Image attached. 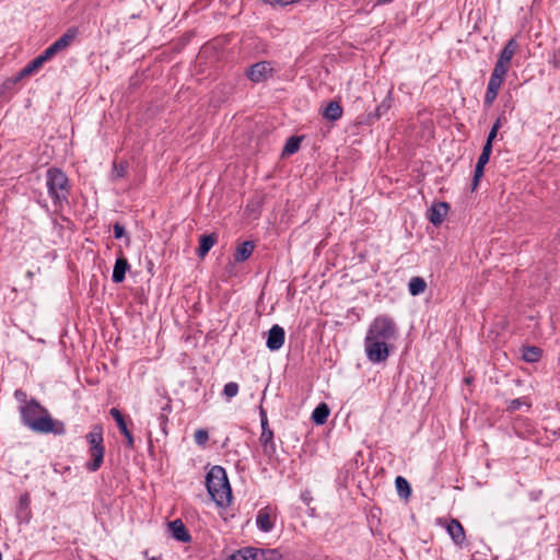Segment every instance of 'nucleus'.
Segmentation results:
<instances>
[{
	"mask_svg": "<svg viewBox=\"0 0 560 560\" xmlns=\"http://www.w3.org/2000/svg\"><path fill=\"white\" fill-rule=\"evenodd\" d=\"M31 498L28 493H24L20 497L19 501V513H28Z\"/></svg>",
	"mask_w": 560,
	"mask_h": 560,
	"instance_id": "2f4dec72",
	"label": "nucleus"
},
{
	"mask_svg": "<svg viewBox=\"0 0 560 560\" xmlns=\"http://www.w3.org/2000/svg\"><path fill=\"white\" fill-rule=\"evenodd\" d=\"M20 413L23 424L34 432L54 433L56 435H61L66 432L63 422L52 419L49 411L35 399L21 405Z\"/></svg>",
	"mask_w": 560,
	"mask_h": 560,
	"instance_id": "f257e3e1",
	"label": "nucleus"
},
{
	"mask_svg": "<svg viewBox=\"0 0 560 560\" xmlns=\"http://www.w3.org/2000/svg\"><path fill=\"white\" fill-rule=\"evenodd\" d=\"M254 247L255 246H254L253 242H244L241 245H238V247L236 248L235 256H234L235 261L242 262V261L247 260L250 257V255L253 254Z\"/></svg>",
	"mask_w": 560,
	"mask_h": 560,
	"instance_id": "aec40b11",
	"label": "nucleus"
},
{
	"mask_svg": "<svg viewBox=\"0 0 560 560\" xmlns=\"http://www.w3.org/2000/svg\"><path fill=\"white\" fill-rule=\"evenodd\" d=\"M110 416L115 419L117 425L125 423V418L121 412L117 408H112L109 410Z\"/></svg>",
	"mask_w": 560,
	"mask_h": 560,
	"instance_id": "c9c22d12",
	"label": "nucleus"
},
{
	"mask_svg": "<svg viewBox=\"0 0 560 560\" xmlns=\"http://www.w3.org/2000/svg\"><path fill=\"white\" fill-rule=\"evenodd\" d=\"M261 432H264V430H271L268 425V419H261Z\"/></svg>",
	"mask_w": 560,
	"mask_h": 560,
	"instance_id": "49530a36",
	"label": "nucleus"
},
{
	"mask_svg": "<svg viewBox=\"0 0 560 560\" xmlns=\"http://www.w3.org/2000/svg\"><path fill=\"white\" fill-rule=\"evenodd\" d=\"M364 350L368 359L373 363H381L386 361L389 355L388 341L376 340L365 337Z\"/></svg>",
	"mask_w": 560,
	"mask_h": 560,
	"instance_id": "0eeeda50",
	"label": "nucleus"
},
{
	"mask_svg": "<svg viewBox=\"0 0 560 560\" xmlns=\"http://www.w3.org/2000/svg\"><path fill=\"white\" fill-rule=\"evenodd\" d=\"M329 413V407L325 402H322L314 409L312 420L316 424H324L327 421Z\"/></svg>",
	"mask_w": 560,
	"mask_h": 560,
	"instance_id": "4be33fe9",
	"label": "nucleus"
},
{
	"mask_svg": "<svg viewBox=\"0 0 560 560\" xmlns=\"http://www.w3.org/2000/svg\"><path fill=\"white\" fill-rule=\"evenodd\" d=\"M194 439L198 445L203 446L209 440V433L205 429H198L194 434Z\"/></svg>",
	"mask_w": 560,
	"mask_h": 560,
	"instance_id": "7c9ffc66",
	"label": "nucleus"
},
{
	"mask_svg": "<svg viewBox=\"0 0 560 560\" xmlns=\"http://www.w3.org/2000/svg\"><path fill=\"white\" fill-rule=\"evenodd\" d=\"M448 211V206L445 202L434 203L429 210V220L434 225H440Z\"/></svg>",
	"mask_w": 560,
	"mask_h": 560,
	"instance_id": "ddd939ff",
	"label": "nucleus"
},
{
	"mask_svg": "<svg viewBox=\"0 0 560 560\" xmlns=\"http://www.w3.org/2000/svg\"><path fill=\"white\" fill-rule=\"evenodd\" d=\"M388 108H389V105H386L385 103L381 104V105L376 108L377 115H378V116L383 115V114H384Z\"/></svg>",
	"mask_w": 560,
	"mask_h": 560,
	"instance_id": "a18cd8bd",
	"label": "nucleus"
},
{
	"mask_svg": "<svg viewBox=\"0 0 560 560\" xmlns=\"http://www.w3.org/2000/svg\"><path fill=\"white\" fill-rule=\"evenodd\" d=\"M199 247L197 254L199 257H205L212 246L217 243V236L214 234L201 235L199 238Z\"/></svg>",
	"mask_w": 560,
	"mask_h": 560,
	"instance_id": "6ab92c4d",
	"label": "nucleus"
},
{
	"mask_svg": "<svg viewBox=\"0 0 560 560\" xmlns=\"http://www.w3.org/2000/svg\"><path fill=\"white\" fill-rule=\"evenodd\" d=\"M483 168H485L483 165H478V164L476 165V167H475V175H474V187H476L478 185V182L482 177Z\"/></svg>",
	"mask_w": 560,
	"mask_h": 560,
	"instance_id": "58836bf2",
	"label": "nucleus"
},
{
	"mask_svg": "<svg viewBox=\"0 0 560 560\" xmlns=\"http://www.w3.org/2000/svg\"><path fill=\"white\" fill-rule=\"evenodd\" d=\"M45 63V60L39 56H37L35 59H33L28 65H26L19 74L11 81L12 84L20 81L22 78L28 77L36 71H38L43 65Z\"/></svg>",
	"mask_w": 560,
	"mask_h": 560,
	"instance_id": "4468645a",
	"label": "nucleus"
},
{
	"mask_svg": "<svg viewBox=\"0 0 560 560\" xmlns=\"http://www.w3.org/2000/svg\"><path fill=\"white\" fill-rule=\"evenodd\" d=\"M78 30L74 27L69 28L61 37H59L56 42H54L49 47H47L40 57L46 61L50 60L58 52L67 49L77 38Z\"/></svg>",
	"mask_w": 560,
	"mask_h": 560,
	"instance_id": "6e6552de",
	"label": "nucleus"
},
{
	"mask_svg": "<svg viewBox=\"0 0 560 560\" xmlns=\"http://www.w3.org/2000/svg\"><path fill=\"white\" fill-rule=\"evenodd\" d=\"M277 556L278 551L275 549L246 547L232 553L229 560H275Z\"/></svg>",
	"mask_w": 560,
	"mask_h": 560,
	"instance_id": "423d86ee",
	"label": "nucleus"
},
{
	"mask_svg": "<svg viewBox=\"0 0 560 560\" xmlns=\"http://www.w3.org/2000/svg\"><path fill=\"white\" fill-rule=\"evenodd\" d=\"M395 482L400 495L408 497L410 494L409 483L404 477L398 476Z\"/></svg>",
	"mask_w": 560,
	"mask_h": 560,
	"instance_id": "bb28decb",
	"label": "nucleus"
},
{
	"mask_svg": "<svg viewBox=\"0 0 560 560\" xmlns=\"http://www.w3.org/2000/svg\"><path fill=\"white\" fill-rule=\"evenodd\" d=\"M276 514L269 506L260 509L257 513L256 524L264 533H269L275 526Z\"/></svg>",
	"mask_w": 560,
	"mask_h": 560,
	"instance_id": "9d476101",
	"label": "nucleus"
},
{
	"mask_svg": "<svg viewBox=\"0 0 560 560\" xmlns=\"http://www.w3.org/2000/svg\"><path fill=\"white\" fill-rule=\"evenodd\" d=\"M510 69V65L503 63L502 61H497L494 69L491 74L495 77H500L502 79H505V75Z\"/></svg>",
	"mask_w": 560,
	"mask_h": 560,
	"instance_id": "c756f323",
	"label": "nucleus"
},
{
	"mask_svg": "<svg viewBox=\"0 0 560 560\" xmlns=\"http://www.w3.org/2000/svg\"><path fill=\"white\" fill-rule=\"evenodd\" d=\"M259 442L262 446L264 453L271 457L276 453V444L273 442V432L272 430H264L261 432Z\"/></svg>",
	"mask_w": 560,
	"mask_h": 560,
	"instance_id": "dca6fc26",
	"label": "nucleus"
},
{
	"mask_svg": "<svg viewBox=\"0 0 560 560\" xmlns=\"http://www.w3.org/2000/svg\"><path fill=\"white\" fill-rule=\"evenodd\" d=\"M489 159H490V156L485 155V154L481 153L479 159H478L477 164L486 166V164L489 162Z\"/></svg>",
	"mask_w": 560,
	"mask_h": 560,
	"instance_id": "c03bdc74",
	"label": "nucleus"
},
{
	"mask_svg": "<svg viewBox=\"0 0 560 560\" xmlns=\"http://www.w3.org/2000/svg\"><path fill=\"white\" fill-rule=\"evenodd\" d=\"M523 406H525L527 409H529L532 406V402L526 397L516 398L509 402L508 410L510 412H514Z\"/></svg>",
	"mask_w": 560,
	"mask_h": 560,
	"instance_id": "a878e982",
	"label": "nucleus"
},
{
	"mask_svg": "<svg viewBox=\"0 0 560 560\" xmlns=\"http://www.w3.org/2000/svg\"><path fill=\"white\" fill-rule=\"evenodd\" d=\"M501 126H502V120H501V118L499 117V118L494 121V124H493V126H492V128H491V130H490V132H489V135H488L487 139H488V140L493 141V140L497 138L498 131H499V129L501 128Z\"/></svg>",
	"mask_w": 560,
	"mask_h": 560,
	"instance_id": "f704fd0d",
	"label": "nucleus"
},
{
	"mask_svg": "<svg viewBox=\"0 0 560 560\" xmlns=\"http://www.w3.org/2000/svg\"><path fill=\"white\" fill-rule=\"evenodd\" d=\"M517 49H518L517 42L514 38H511L503 47L498 61H502L503 63L511 65V60L513 59Z\"/></svg>",
	"mask_w": 560,
	"mask_h": 560,
	"instance_id": "a211bd4d",
	"label": "nucleus"
},
{
	"mask_svg": "<svg viewBox=\"0 0 560 560\" xmlns=\"http://www.w3.org/2000/svg\"><path fill=\"white\" fill-rule=\"evenodd\" d=\"M103 434L104 430L102 424H94L85 436L89 444V454L91 457V460L85 464V467L89 471L94 472L98 470L103 464L105 455Z\"/></svg>",
	"mask_w": 560,
	"mask_h": 560,
	"instance_id": "7ed1b4c3",
	"label": "nucleus"
},
{
	"mask_svg": "<svg viewBox=\"0 0 560 560\" xmlns=\"http://www.w3.org/2000/svg\"><path fill=\"white\" fill-rule=\"evenodd\" d=\"M247 78L255 82L259 83L266 81L268 78H271L273 74V67L269 61H260L253 65L246 72Z\"/></svg>",
	"mask_w": 560,
	"mask_h": 560,
	"instance_id": "1a4fd4ad",
	"label": "nucleus"
},
{
	"mask_svg": "<svg viewBox=\"0 0 560 560\" xmlns=\"http://www.w3.org/2000/svg\"><path fill=\"white\" fill-rule=\"evenodd\" d=\"M14 397L15 399L21 404V405H25L27 404V395L24 390L22 389H16L15 393H14Z\"/></svg>",
	"mask_w": 560,
	"mask_h": 560,
	"instance_id": "ea45409f",
	"label": "nucleus"
},
{
	"mask_svg": "<svg viewBox=\"0 0 560 560\" xmlns=\"http://www.w3.org/2000/svg\"><path fill=\"white\" fill-rule=\"evenodd\" d=\"M504 79L491 74L487 89L500 91Z\"/></svg>",
	"mask_w": 560,
	"mask_h": 560,
	"instance_id": "72a5a7b5",
	"label": "nucleus"
},
{
	"mask_svg": "<svg viewBox=\"0 0 560 560\" xmlns=\"http://www.w3.org/2000/svg\"><path fill=\"white\" fill-rule=\"evenodd\" d=\"M551 62L560 69V46L555 50Z\"/></svg>",
	"mask_w": 560,
	"mask_h": 560,
	"instance_id": "79ce46f5",
	"label": "nucleus"
},
{
	"mask_svg": "<svg viewBox=\"0 0 560 560\" xmlns=\"http://www.w3.org/2000/svg\"><path fill=\"white\" fill-rule=\"evenodd\" d=\"M499 91L487 89L486 95H485V102L490 105L494 102V100L498 96Z\"/></svg>",
	"mask_w": 560,
	"mask_h": 560,
	"instance_id": "4c0bfd02",
	"label": "nucleus"
},
{
	"mask_svg": "<svg viewBox=\"0 0 560 560\" xmlns=\"http://www.w3.org/2000/svg\"><path fill=\"white\" fill-rule=\"evenodd\" d=\"M492 143L493 141L487 139L481 153L490 156L492 152Z\"/></svg>",
	"mask_w": 560,
	"mask_h": 560,
	"instance_id": "37998d69",
	"label": "nucleus"
},
{
	"mask_svg": "<svg viewBox=\"0 0 560 560\" xmlns=\"http://www.w3.org/2000/svg\"><path fill=\"white\" fill-rule=\"evenodd\" d=\"M46 186L55 206L68 202L70 184L67 175L58 168H49L46 173Z\"/></svg>",
	"mask_w": 560,
	"mask_h": 560,
	"instance_id": "20e7f679",
	"label": "nucleus"
},
{
	"mask_svg": "<svg viewBox=\"0 0 560 560\" xmlns=\"http://www.w3.org/2000/svg\"><path fill=\"white\" fill-rule=\"evenodd\" d=\"M118 428H119V431L121 432V434H124V436L126 439L127 446L130 448L133 447V436H132L131 432L128 430L126 422L122 424H119Z\"/></svg>",
	"mask_w": 560,
	"mask_h": 560,
	"instance_id": "473e14b6",
	"label": "nucleus"
},
{
	"mask_svg": "<svg viewBox=\"0 0 560 560\" xmlns=\"http://www.w3.org/2000/svg\"><path fill=\"white\" fill-rule=\"evenodd\" d=\"M168 528L171 535L174 539L180 542H189L191 540V536L188 533L185 524L182 520H175L168 524Z\"/></svg>",
	"mask_w": 560,
	"mask_h": 560,
	"instance_id": "f8f14e48",
	"label": "nucleus"
},
{
	"mask_svg": "<svg viewBox=\"0 0 560 560\" xmlns=\"http://www.w3.org/2000/svg\"><path fill=\"white\" fill-rule=\"evenodd\" d=\"M148 560H161V559L155 558V557H152V558H150V559H148Z\"/></svg>",
	"mask_w": 560,
	"mask_h": 560,
	"instance_id": "8fccbe9b",
	"label": "nucleus"
},
{
	"mask_svg": "<svg viewBox=\"0 0 560 560\" xmlns=\"http://www.w3.org/2000/svg\"><path fill=\"white\" fill-rule=\"evenodd\" d=\"M542 351L540 348L535 346L525 347L522 352V358L524 361L534 363L539 361L541 358Z\"/></svg>",
	"mask_w": 560,
	"mask_h": 560,
	"instance_id": "b1692460",
	"label": "nucleus"
},
{
	"mask_svg": "<svg viewBox=\"0 0 560 560\" xmlns=\"http://www.w3.org/2000/svg\"><path fill=\"white\" fill-rule=\"evenodd\" d=\"M261 419H267V415H266V411L264 409H260V420Z\"/></svg>",
	"mask_w": 560,
	"mask_h": 560,
	"instance_id": "de8ad7c7",
	"label": "nucleus"
},
{
	"mask_svg": "<svg viewBox=\"0 0 560 560\" xmlns=\"http://www.w3.org/2000/svg\"><path fill=\"white\" fill-rule=\"evenodd\" d=\"M301 138L300 137H291L288 139L284 148L283 155H291L295 153L300 149Z\"/></svg>",
	"mask_w": 560,
	"mask_h": 560,
	"instance_id": "393cba45",
	"label": "nucleus"
},
{
	"mask_svg": "<svg viewBox=\"0 0 560 560\" xmlns=\"http://www.w3.org/2000/svg\"><path fill=\"white\" fill-rule=\"evenodd\" d=\"M110 416L115 419L117 425L125 423V418L121 412L117 408H112L109 410Z\"/></svg>",
	"mask_w": 560,
	"mask_h": 560,
	"instance_id": "e433bc0d",
	"label": "nucleus"
},
{
	"mask_svg": "<svg viewBox=\"0 0 560 560\" xmlns=\"http://www.w3.org/2000/svg\"><path fill=\"white\" fill-rule=\"evenodd\" d=\"M448 535L456 545H462L465 540L464 527L457 520H451L446 526Z\"/></svg>",
	"mask_w": 560,
	"mask_h": 560,
	"instance_id": "2eb2a0df",
	"label": "nucleus"
},
{
	"mask_svg": "<svg viewBox=\"0 0 560 560\" xmlns=\"http://www.w3.org/2000/svg\"><path fill=\"white\" fill-rule=\"evenodd\" d=\"M206 486L211 499L219 506H226L231 503L232 491L224 468L213 466L207 474Z\"/></svg>",
	"mask_w": 560,
	"mask_h": 560,
	"instance_id": "f03ea898",
	"label": "nucleus"
},
{
	"mask_svg": "<svg viewBox=\"0 0 560 560\" xmlns=\"http://www.w3.org/2000/svg\"><path fill=\"white\" fill-rule=\"evenodd\" d=\"M284 339V329L279 325H273L268 331L266 346L270 351H277L283 346Z\"/></svg>",
	"mask_w": 560,
	"mask_h": 560,
	"instance_id": "9b49d317",
	"label": "nucleus"
},
{
	"mask_svg": "<svg viewBox=\"0 0 560 560\" xmlns=\"http://www.w3.org/2000/svg\"><path fill=\"white\" fill-rule=\"evenodd\" d=\"M127 174V165L125 163H114L112 176L113 179L125 177Z\"/></svg>",
	"mask_w": 560,
	"mask_h": 560,
	"instance_id": "c85d7f7f",
	"label": "nucleus"
},
{
	"mask_svg": "<svg viewBox=\"0 0 560 560\" xmlns=\"http://www.w3.org/2000/svg\"><path fill=\"white\" fill-rule=\"evenodd\" d=\"M113 230H114V236H115V238H120V237H122V236H124V234H125V229H124V226H122L121 224H119V223H115V224H114Z\"/></svg>",
	"mask_w": 560,
	"mask_h": 560,
	"instance_id": "a19ab883",
	"label": "nucleus"
},
{
	"mask_svg": "<svg viewBox=\"0 0 560 560\" xmlns=\"http://www.w3.org/2000/svg\"><path fill=\"white\" fill-rule=\"evenodd\" d=\"M396 335L397 327L393 318L387 315H380L371 323L365 337L369 340L390 341L396 338Z\"/></svg>",
	"mask_w": 560,
	"mask_h": 560,
	"instance_id": "39448f33",
	"label": "nucleus"
},
{
	"mask_svg": "<svg viewBox=\"0 0 560 560\" xmlns=\"http://www.w3.org/2000/svg\"><path fill=\"white\" fill-rule=\"evenodd\" d=\"M427 289V282L421 277H412L408 282V291L412 296L422 294Z\"/></svg>",
	"mask_w": 560,
	"mask_h": 560,
	"instance_id": "412c9836",
	"label": "nucleus"
},
{
	"mask_svg": "<svg viewBox=\"0 0 560 560\" xmlns=\"http://www.w3.org/2000/svg\"><path fill=\"white\" fill-rule=\"evenodd\" d=\"M163 410H168V411H170V410H171V406L167 404V405L163 408Z\"/></svg>",
	"mask_w": 560,
	"mask_h": 560,
	"instance_id": "09e8293b",
	"label": "nucleus"
},
{
	"mask_svg": "<svg viewBox=\"0 0 560 560\" xmlns=\"http://www.w3.org/2000/svg\"><path fill=\"white\" fill-rule=\"evenodd\" d=\"M129 268V264L125 257L116 259L112 279L115 283H120L125 280L126 271Z\"/></svg>",
	"mask_w": 560,
	"mask_h": 560,
	"instance_id": "f3484780",
	"label": "nucleus"
},
{
	"mask_svg": "<svg viewBox=\"0 0 560 560\" xmlns=\"http://www.w3.org/2000/svg\"><path fill=\"white\" fill-rule=\"evenodd\" d=\"M238 394V384L235 382H230L224 385L223 395L226 399H232Z\"/></svg>",
	"mask_w": 560,
	"mask_h": 560,
	"instance_id": "cd10ccee",
	"label": "nucleus"
},
{
	"mask_svg": "<svg viewBox=\"0 0 560 560\" xmlns=\"http://www.w3.org/2000/svg\"><path fill=\"white\" fill-rule=\"evenodd\" d=\"M341 116L342 108L338 102H330L324 110V117L331 121L338 120Z\"/></svg>",
	"mask_w": 560,
	"mask_h": 560,
	"instance_id": "5701e85b",
	"label": "nucleus"
}]
</instances>
